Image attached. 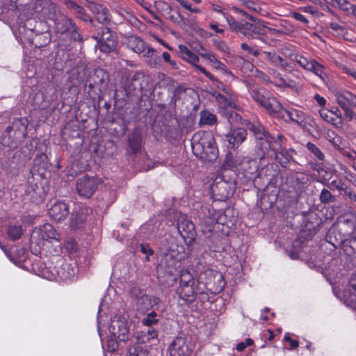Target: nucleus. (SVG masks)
Segmentation results:
<instances>
[{"instance_id":"obj_1","label":"nucleus","mask_w":356,"mask_h":356,"mask_svg":"<svg viewBox=\"0 0 356 356\" xmlns=\"http://www.w3.org/2000/svg\"><path fill=\"white\" fill-rule=\"evenodd\" d=\"M304 225L297 237L293 241L290 249L286 250L289 257L293 259H298L300 252L307 246V243L316 234L318 227L322 224V219L314 211L303 212Z\"/></svg>"},{"instance_id":"obj_2","label":"nucleus","mask_w":356,"mask_h":356,"mask_svg":"<svg viewBox=\"0 0 356 356\" xmlns=\"http://www.w3.org/2000/svg\"><path fill=\"white\" fill-rule=\"evenodd\" d=\"M189 143L193 154L203 162L212 163L218 159V148L211 131L196 132Z\"/></svg>"},{"instance_id":"obj_3","label":"nucleus","mask_w":356,"mask_h":356,"mask_svg":"<svg viewBox=\"0 0 356 356\" xmlns=\"http://www.w3.org/2000/svg\"><path fill=\"white\" fill-rule=\"evenodd\" d=\"M29 122L26 118H16L3 134L1 143L10 149H15L27 136Z\"/></svg>"},{"instance_id":"obj_4","label":"nucleus","mask_w":356,"mask_h":356,"mask_svg":"<svg viewBox=\"0 0 356 356\" xmlns=\"http://www.w3.org/2000/svg\"><path fill=\"white\" fill-rule=\"evenodd\" d=\"M59 241V234L52 225L46 223L39 227H35L30 236V248L34 254L40 253L41 246L44 241Z\"/></svg>"},{"instance_id":"obj_5","label":"nucleus","mask_w":356,"mask_h":356,"mask_svg":"<svg viewBox=\"0 0 356 356\" xmlns=\"http://www.w3.org/2000/svg\"><path fill=\"white\" fill-rule=\"evenodd\" d=\"M56 33L66 35L74 42L82 43L83 39L75 22L67 15L60 13L53 20Z\"/></svg>"},{"instance_id":"obj_6","label":"nucleus","mask_w":356,"mask_h":356,"mask_svg":"<svg viewBox=\"0 0 356 356\" xmlns=\"http://www.w3.org/2000/svg\"><path fill=\"white\" fill-rule=\"evenodd\" d=\"M251 97L268 112L279 108L278 100L262 87L250 86L248 89Z\"/></svg>"},{"instance_id":"obj_7","label":"nucleus","mask_w":356,"mask_h":356,"mask_svg":"<svg viewBox=\"0 0 356 356\" xmlns=\"http://www.w3.org/2000/svg\"><path fill=\"white\" fill-rule=\"evenodd\" d=\"M92 38L97 41L102 52L108 54L116 49L118 44L116 34L107 26L98 28L97 35Z\"/></svg>"},{"instance_id":"obj_8","label":"nucleus","mask_w":356,"mask_h":356,"mask_svg":"<svg viewBox=\"0 0 356 356\" xmlns=\"http://www.w3.org/2000/svg\"><path fill=\"white\" fill-rule=\"evenodd\" d=\"M179 221H181V229H179V235L184 240L186 248L182 247L184 253L188 255L191 252V245L194 243L196 236L195 225L191 220H187L185 215L179 213ZM181 226L179 225V229Z\"/></svg>"},{"instance_id":"obj_9","label":"nucleus","mask_w":356,"mask_h":356,"mask_svg":"<svg viewBox=\"0 0 356 356\" xmlns=\"http://www.w3.org/2000/svg\"><path fill=\"white\" fill-rule=\"evenodd\" d=\"M340 232L345 231L344 237L341 238L339 241H337L338 244L343 243L344 250L348 254L355 253V245L356 243V237L350 236L355 230L354 222L349 219H343L339 222Z\"/></svg>"},{"instance_id":"obj_10","label":"nucleus","mask_w":356,"mask_h":356,"mask_svg":"<svg viewBox=\"0 0 356 356\" xmlns=\"http://www.w3.org/2000/svg\"><path fill=\"white\" fill-rule=\"evenodd\" d=\"M98 180L94 177L84 175L76 181V190L81 197H91L98 187Z\"/></svg>"},{"instance_id":"obj_11","label":"nucleus","mask_w":356,"mask_h":356,"mask_svg":"<svg viewBox=\"0 0 356 356\" xmlns=\"http://www.w3.org/2000/svg\"><path fill=\"white\" fill-rule=\"evenodd\" d=\"M273 136L271 135V138L258 140L255 147V156L259 161H264L266 158L274 160V157L277 156L275 152L276 147L273 144Z\"/></svg>"},{"instance_id":"obj_12","label":"nucleus","mask_w":356,"mask_h":356,"mask_svg":"<svg viewBox=\"0 0 356 356\" xmlns=\"http://www.w3.org/2000/svg\"><path fill=\"white\" fill-rule=\"evenodd\" d=\"M111 335L121 341H127L131 336L128 322L123 318L113 319L109 326Z\"/></svg>"},{"instance_id":"obj_13","label":"nucleus","mask_w":356,"mask_h":356,"mask_svg":"<svg viewBox=\"0 0 356 356\" xmlns=\"http://www.w3.org/2000/svg\"><path fill=\"white\" fill-rule=\"evenodd\" d=\"M88 8L99 24L106 26L111 22V14L104 5L95 2H90L88 5Z\"/></svg>"},{"instance_id":"obj_14","label":"nucleus","mask_w":356,"mask_h":356,"mask_svg":"<svg viewBox=\"0 0 356 356\" xmlns=\"http://www.w3.org/2000/svg\"><path fill=\"white\" fill-rule=\"evenodd\" d=\"M247 135V129L245 128H231L229 132L225 135L228 147L232 149H237L245 141Z\"/></svg>"},{"instance_id":"obj_15","label":"nucleus","mask_w":356,"mask_h":356,"mask_svg":"<svg viewBox=\"0 0 356 356\" xmlns=\"http://www.w3.org/2000/svg\"><path fill=\"white\" fill-rule=\"evenodd\" d=\"M63 3L67 9L71 11L76 18H79L83 22H89L92 26H95L94 19L87 13L83 7L72 0H63Z\"/></svg>"},{"instance_id":"obj_16","label":"nucleus","mask_w":356,"mask_h":356,"mask_svg":"<svg viewBox=\"0 0 356 356\" xmlns=\"http://www.w3.org/2000/svg\"><path fill=\"white\" fill-rule=\"evenodd\" d=\"M179 53L183 54V59L187 62L194 65L195 67L198 69L206 77L211 81L215 80V77L208 72L204 67L201 65H197L196 63L199 61L198 56L188 49L186 46L179 44Z\"/></svg>"},{"instance_id":"obj_17","label":"nucleus","mask_w":356,"mask_h":356,"mask_svg":"<svg viewBox=\"0 0 356 356\" xmlns=\"http://www.w3.org/2000/svg\"><path fill=\"white\" fill-rule=\"evenodd\" d=\"M242 124L245 127V129L252 133L256 140H260L262 139L271 138V135L265 129V127L259 122H250L248 120H244Z\"/></svg>"},{"instance_id":"obj_18","label":"nucleus","mask_w":356,"mask_h":356,"mask_svg":"<svg viewBox=\"0 0 356 356\" xmlns=\"http://www.w3.org/2000/svg\"><path fill=\"white\" fill-rule=\"evenodd\" d=\"M37 9L40 7L42 15H45L49 19L53 21L60 12L58 10L57 6L51 0H38L36 3Z\"/></svg>"},{"instance_id":"obj_19","label":"nucleus","mask_w":356,"mask_h":356,"mask_svg":"<svg viewBox=\"0 0 356 356\" xmlns=\"http://www.w3.org/2000/svg\"><path fill=\"white\" fill-rule=\"evenodd\" d=\"M69 213L67 205L63 202H56L49 210V217L56 222H60L65 219Z\"/></svg>"},{"instance_id":"obj_20","label":"nucleus","mask_w":356,"mask_h":356,"mask_svg":"<svg viewBox=\"0 0 356 356\" xmlns=\"http://www.w3.org/2000/svg\"><path fill=\"white\" fill-rule=\"evenodd\" d=\"M136 306L138 311L146 312L152 309L158 303V298L153 296H149L145 293L141 294L136 300Z\"/></svg>"},{"instance_id":"obj_21","label":"nucleus","mask_w":356,"mask_h":356,"mask_svg":"<svg viewBox=\"0 0 356 356\" xmlns=\"http://www.w3.org/2000/svg\"><path fill=\"white\" fill-rule=\"evenodd\" d=\"M143 143V136L138 129H134L128 135V143L131 152L137 154L140 152Z\"/></svg>"},{"instance_id":"obj_22","label":"nucleus","mask_w":356,"mask_h":356,"mask_svg":"<svg viewBox=\"0 0 356 356\" xmlns=\"http://www.w3.org/2000/svg\"><path fill=\"white\" fill-rule=\"evenodd\" d=\"M258 175L264 179L265 183L272 184L274 178L278 175L277 166L273 163H268L259 171Z\"/></svg>"},{"instance_id":"obj_23","label":"nucleus","mask_w":356,"mask_h":356,"mask_svg":"<svg viewBox=\"0 0 356 356\" xmlns=\"http://www.w3.org/2000/svg\"><path fill=\"white\" fill-rule=\"evenodd\" d=\"M179 298L188 306L195 301V297L193 284H179Z\"/></svg>"},{"instance_id":"obj_24","label":"nucleus","mask_w":356,"mask_h":356,"mask_svg":"<svg viewBox=\"0 0 356 356\" xmlns=\"http://www.w3.org/2000/svg\"><path fill=\"white\" fill-rule=\"evenodd\" d=\"M212 191L216 195L220 196L218 200H223L227 199L232 194V188L228 182L220 181L216 182L212 186Z\"/></svg>"},{"instance_id":"obj_25","label":"nucleus","mask_w":356,"mask_h":356,"mask_svg":"<svg viewBox=\"0 0 356 356\" xmlns=\"http://www.w3.org/2000/svg\"><path fill=\"white\" fill-rule=\"evenodd\" d=\"M124 43L129 49L136 54H140L145 49V42L136 35L129 36L125 39Z\"/></svg>"},{"instance_id":"obj_26","label":"nucleus","mask_w":356,"mask_h":356,"mask_svg":"<svg viewBox=\"0 0 356 356\" xmlns=\"http://www.w3.org/2000/svg\"><path fill=\"white\" fill-rule=\"evenodd\" d=\"M244 156L236 154L234 155L232 152H228L222 165L224 169H241V163L243 162Z\"/></svg>"},{"instance_id":"obj_27","label":"nucleus","mask_w":356,"mask_h":356,"mask_svg":"<svg viewBox=\"0 0 356 356\" xmlns=\"http://www.w3.org/2000/svg\"><path fill=\"white\" fill-rule=\"evenodd\" d=\"M156 273L159 282L165 286H172L177 280V277L167 268H157Z\"/></svg>"},{"instance_id":"obj_28","label":"nucleus","mask_w":356,"mask_h":356,"mask_svg":"<svg viewBox=\"0 0 356 356\" xmlns=\"http://www.w3.org/2000/svg\"><path fill=\"white\" fill-rule=\"evenodd\" d=\"M89 77L99 88L106 86L109 81L108 72L102 68L95 69L93 74H90Z\"/></svg>"},{"instance_id":"obj_29","label":"nucleus","mask_w":356,"mask_h":356,"mask_svg":"<svg viewBox=\"0 0 356 356\" xmlns=\"http://www.w3.org/2000/svg\"><path fill=\"white\" fill-rule=\"evenodd\" d=\"M32 270L38 276L48 280L59 281L60 271L58 268H32Z\"/></svg>"},{"instance_id":"obj_30","label":"nucleus","mask_w":356,"mask_h":356,"mask_svg":"<svg viewBox=\"0 0 356 356\" xmlns=\"http://www.w3.org/2000/svg\"><path fill=\"white\" fill-rule=\"evenodd\" d=\"M87 220V216L83 209L72 213L70 227L73 229L81 228Z\"/></svg>"},{"instance_id":"obj_31","label":"nucleus","mask_w":356,"mask_h":356,"mask_svg":"<svg viewBox=\"0 0 356 356\" xmlns=\"http://www.w3.org/2000/svg\"><path fill=\"white\" fill-rule=\"evenodd\" d=\"M256 157L252 159L248 156H244L243 162L241 163V170L250 175H253L259 170V165Z\"/></svg>"},{"instance_id":"obj_32","label":"nucleus","mask_w":356,"mask_h":356,"mask_svg":"<svg viewBox=\"0 0 356 356\" xmlns=\"http://www.w3.org/2000/svg\"><path fill=\"white\" fill-rule=\"evenodd\" d=\"M158 337L157 331L152 327H145L138 333L136 339L141 343H145L152 339H155Z\"/></svg>"},{"instance_id":"obj_33","label":"nucleus","mask_w":356,"mask_h":356,"mask_svg":"<svg viewBox=\"0 0 356 356\" xmlns=\"http://www.w3.org/2000/svg\"><path fill=\"white\" fill-rule=\"evenodd\" d=\"M218 120L216 115L209 110H202L200 113L199 124L201 126L217 124Z\"/></svg>"},{"instance_id":"obj_34","label":"nucleus","mask_w":356,"mask_h":356,"mask_svg":"<svg viewBox=\"0 0 356 356\" xmlns=\"http://www.w3.org/2000/svg\"><path fill=\"white\" fill-rule=\"evenodd\" d=\"M319 200L323 204H330L337 202V197L331 193V190L324 188L319 194Z\"/></svg>"},{"instance_id":"obj_35","label":"nucleus","mask_w":356,"mask_h":356,"mask_svg":"<svg viewBox=\"0 0 356 356\" xmlns=\"http://www.w3.org/2000/svg\"><path fill=\"white\" fill-rule=\"evenodd\" d=\"M286 116L289 120L300 124H301L305 120V113L302 111L295 108H289V111H286Z\"/></svg>"},{"instance_id":"obj_36","label":"nucleus","mask_w":356,"mask_h":356,"mask_svg":"<svg viewBox=\"0 0 356 356\" xmlns=\"http://www.w3.org/2000/svg\"><path fill=\"white\" fill-rule=\"evenodd\" d=\"M143 343L137 341L133 346L128 348V353L130 356H140V355H145L147 348L145 346H143Z\"/></svg>"},{"instance_id":"obj_37","label":"nucleus","mask_w":356,"mask_h":356,"mask_svg":"<svg viewBox=\"0 0 356 356\" xmlns=\"http://www.w3.org/2000/svg\"><path fill=\"white\" fill-rule=\"evenodd\" d=\"M306 147L310 153L313 154L314 159L316 161H323L324 160V154L315 144L308 142L306 144Z\"/></svg>"},{"instance_id":"obj_38","label":"nucleus","mask_w":356,"mask_h":356,"mask_svg":"<svg viewBox=\"0 0 356 356\" xmlns=\"http://www.w3.org/2000/svg\"><path fill=\"white\" fill-rule=\"evenodd\" d=\"M23 234L22 227L19 225H10L7 229V235L12 240H17L21 238Z\"/></svg>"},{"instance_id":"obj_39","label":"nucleus","mask_w":356,"mask_h":356,"mask_svg":"<svg viewBox=\"0 0 356 356\" xmlns=\"http://www.w3.org/2000/svg\"><path fill=\"white\" fill-rule=\"evenodd\" d=\"M278 106L279 108L276 109V111H270L268 113L273 116H275L277 118H280L284 120L285 122L289 121V118L286 116V111H289V108H284L282 104L278 101Z\"/></svg>"},{"instance_id":"obj_40","label":"nucleus","mask_w":356,"mask_h":356,"mask_svg":"<svg viewBox=\"0 0 356 356\" xmlns=\"http://www.w3.org/2000/svg\"><path fill=\"white\" fill-rule=\"evenodd\" d=\"M189 284H193V285L194 284L193 275L187 269L182 270L179 275V284L186 285Z\"/></svg>"},{"instance_id":"obj_41","label":"nucleus","mask_w":356,"mask_h":356,"mask_svg":"<svg viewBox=\"0 0 356 356\" xmlns=\"http://www.w3.org/2000/svg\"><path fill=\"white\" fill-rule=\"evenodd\" d=\"M324 69L325 67L323 65L318 63L316 60H314L313 67L310 69L309 71L314 72L322 79H324L327 76L326 74L324 72Z\"/></svg>"},{"instance_id":"obj_42","label":"nucleus","mask_w":356,"mask_h":356,"mask_svg":"<svg viewBox=\"0 0 356 356\" xmlns=\"http://www.w3.org/2000/svg\"><path fill=\"white\" fill-rule=\"evenodd\" d=\"M157 321L156 312H152L142 320V323L143 325L146 326V327H152L153 325L157 323Z\"/></svg>"},{"instance_id":"obj_43","label":"nucleus","mask_w":356,"mask_h":356,"mask_svg":"<svg viewBox=\"0 0 356 356\" xmlns=\"http://www.w3.org/2000/svg\"><path fill=\"white\" fill-rule=\"evenodd\" d=\"M182 342V345L179 346V356H191L192 348L186 343V339L179 337V343Z\"/></svg>"},{"instance_id":"obj_44","label":"nucleus","mask_w":356,"mask_h":356,"mask_svg":"<svg viewBox=\"0 0 356 356\" xmlns=\"http://www.w3.org/2000/svg\"><path fill=\"white\" fill-rule=\"evenodd\" d=\"M296 61L304 69L309 71L313 67V62L314 60H308L302 56H296Z\"/></svg>"},{"instance_id":"obj_45","label":"nucleus","mask_w":356,"mask_h":356,"mask_svg":"<svg viewBox=\"0 0 356 356\" xmlns=\"http://www.w3.org/2000/svg\"><path fill=\"white\" fill-rule=\"evenodd\" d=\"M322 183L325 186L331 191H334V189L340 191L343 188V185L344 184V182L341 180L337 179L332 180L331 182H326L323 181Z\"/></svg>"},{"instance_id":"obj_46","label":"nucleus","mask_w":356,"mask_h":356,"mask_svg":"<svg viewBox=\"0 0 356 356\" xmlns=\"http://www.w3.org/2000/svg\"><path fill=\"white\" fill-rule=\"evenodd\" d=\"M289 150L294 152L293 149H289L288 150L284 147H275V152L277 156L274 157V159H278V158L293 159V156L289 153Z\"/></svg>"},{"instance_id":"obj_47","label":"nucleus","mask_w":356,"mask_h":356,"mask_svg":"<svg viewBox=\"0 0 356 356\" xmlns=\"http://www.w3.org/2000/svg\"><path fill=\"white\" fill-rule=\"evenodd\" d=\"M128 97V92L127 89L124 87H121L119 89H117L113 95V98L115 102L120 101H125L126 98Z\"/></svg>"},{"instance_id":"obj_48","label":"nucleus","mask_w":356,"mask_h":356,"mask_svg":"<svg viewBox=\"0 0 356 356\" xmlns=\"http://www.w3.org/2000/svg\"><path fill=\"white\" fill-rule=\"evenodd\" d=\"M226 116L227 117V120L230 124L231 126H232V123L234 122H238V121H241V123L243 122V120L242 119V117L241 115L236 113V112L234 111H227L225 113Z\"/></svg>"},{"instance_id":"obj_49","label":"nucleus","mask_w":356,"mask_h":356,"mask_svg":"<svg viewBox=\"0 0 356 356\" xmlns=\"http://www.w3.org/2000/svg\"><path fill=\"white\" fill-rule=\"evenodd\" d=\"M226 21L229 26V29L233 31H236L241 24V22H236L233 16L228 13L225 16Z\"/></svg>"},{"instance_id":"obj_50","label":"nucleus","mask_w":356,"mask_h":356,"mask_svg":"<svg viewBox=\"0 0 356 356\" xmlns=\"http://www.w3.org/2000/svg\"><path fill=\"white\" fill-rule=\"evenodd\" d=\"M339 191L341 195L348 196L350 200L356 202V194L345 183L343 185V188Z\"/></svg>"},{"instance_id":"obj_51","label":"nucleus","mask_w":356,"mask_h":356,"mask_svg":"<svg viewBox=\"0 0 356 356\" xmlns=\"http://www.w3.org/2000/svg\"><path fill=\"white\" fill-rule=\"evenodd\" d=\"M337 102L341 109L346 108L350 106V104L346 100V96L343 95V92H337L336 94Z\"/></svg>"},{"instance_id":"obj_52","label":"nucleus","mask_w":356,"mask_h":356,"mask_svg":"<svg viewBox=\"0 0 356 356\" xmlns=\"http://www.w3.org/2000/svg\"><path fill=\"white\" fill-rule=\"evenodd\" d=\"M186 95L191 97L192 98H194L197 96V93L193 89L184 88V86L179 84V99H182L183 96Z\"/></svg>"},{"instance_id":"obj_53","label":"nucleus","mask_w":356,"mask_h":356,"mask_svg":"<svg viewBox=\"0 0 356 356\" xmlns=\"http://www.w3.org/2000/svg\"><path fill=\"white\" fill-rule=\"evenodd\" d=\"M249 31H250L251 39H254V36L261 35V32L264 31V28L257 26L256 24L248 22Z\"/></svg>"},{"instance_id":"obj_54","label":"nucleus","mask_w":356,"mask_h":356,"mask_svg":"<svg viewBox=\"0 0 356 356\" xmlns=\"http://www.w3.org/2000/svg\"><path fill=\"white\" fill-rule=\"evenodd\" d=\"M247 25H248V22H241V24H240L236 32H239L247 38L251 39L250 36H252V35H250V31H249V26Z\"/></svg>"},{"instance_id":"obj_55","label":"nucleus","mask_w":356,"mask_h":356,"mask_svg":"<svg viewBox=\"0 0 356 356\" xmlns=\"http://www.w3.org/2000/svg\"><path fill=\"white\" fill-rule=\"evenodd\" d=\"M253 184L255 188H257L258 190H262L264 188L267 187L268 185H270L269 183H265L264 179H262L261 177H260L259 175H257L254 180H253Z\"/></svg>"},{"instance_id":"obj_56","label":"nucleus","mask_w":356,"mask_h":356,"mask_svg":"<svg viewBox=\"0 0 356 356\" xmlns=\"http://www.w3.org/2000/svg\"><path fill=\"white\" fill-rule=\"evenodd\" d=\"M40 188L35 186H29L26 189V192L31 197L32 200L36 201L38 200V195L40 193Z\"/></svg>"},{"instance_id":"obj_57","label":"nucleus","mask_w":356,"mask_h":356,"mask_svg":"<svg viewBox=\"0 0 356 356\" xmlns=\"http://www.w3.org/2000/svg\"><path fill=\"white\" fill-rule=\"evenodd\" d=\"M286 138L281 134L277 135V137L273 136V144L276 147H284L286 144Z\"/></svg>"},{"instance_id":"obj_58","label":"nucleus","mask_w":356,"mask_h":356,"mask_svg":"<svg viewBox=\"0 0 356 356\" xmlns=\"http://www.w3.org/2000/svg\"><path fill=\"white\" fill-rule=\"evenodd\" d=\"M177 339H178V337L174 339L169 345L167 356H178V348H177L176 342Z\"/></svg>"},{"instance_id":"obj_59","label":"nucleus","mask_w":356,"mask_h":356,"mask_svg":"<svg viewBox=\"0 0 356 356\" xmlns=\"http://www.w3.org/2000/svg\"><path fill=\"white\" fill-rule=\"evenodd\" d=\"M66 249L69 252L70 255L76 254L79 249V245L76 241H71L66 243Z\"/></svg>"},{"instance_id":"obj_60","label":"nucleus","mask_w":356,"mask_h":356,"mask_svg":"<svg viewBox=\"0 0 356 356\" xmlns=\"http://www.w3.org/2000/svg\"><path fill=\"white\" fill-rule=\"evenodd\" d=\"M334 2L341 10L346 11H350L352 7L354 6V5L350 4L346 0H334Z\"/></svg>"},{"instance_id":"obj_61","label":"nucleus","mask_w":356,"mask_h":356,"mask_svg":"<svg viewBox=\"0 0 356 356\" xmlns=\"http://www.w3.org/2000/svg\"><path fill=\"white\" fill-rule=\"evenodd\" d=\"M145 292L143 291L137 285H132L129 289L130 296L137 300L138 297Z\"/></svg>"},{"instance_id":"obj_62","label":"nucleus","mask_w":356,"mask_h":356,"mask_svg":"<svg viewBox=\"0 0 356 356\" xmlns=\"http://www.w3.org/2000/svg\"><path fill=\"white\" fill-rule=\"evenodd\" d=\"M328 27L338 35H343L345 33V29L335 22H330Z\"/></svg>"},{"instance_id":"obj_63","label":"nucleus","mask_w":356,"mask_h":356,"mask_svg":"<svg viewBox=\"0 0 356 356\" xmlns=\"http://www.w3.org/2000/svg\"><path fill=\"white\" fill-rule=\"evenodd\" d=\"M348 291L351 294L356 296V273L352 275L349 280Z\"/></svg>"},{"instance_id":"obj_64","label":"nucleus","mask_w":356,"mask_h":356,"mask_svg":"<svg viewBox=\"0 0 356 356\" xmlns=\"http://www.w3.org/2000/svg\"><path fill=\"white\" fill-rule=\"evenodd\" d=\"M344 111L346 120L348 122H350L353 120V119H356V114L350 108V106L342 109Z\"/></svg>"}]
</instances>
